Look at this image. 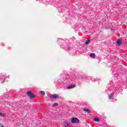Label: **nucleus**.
Listing matches in <instances>:
<instances>
[{
  "label": "nucleus",
  "instance_id": "11",
  "mask_svg": "<svg viewBox=\"0 0 127 127\" xmlns=\"http://www.w3.org/2000/svg\"><path fill=\"white\" fill-rule=\"evenodd\" d=\"M94 121H95V122H99V118H95L94 119Z\"/></svg>",
  "mask_w": 127,
  "mask_h": 127
},
{
  "label": "nucleus",
  "instance_id": "6",
  "mask_svg": "<svg viewBox=\"0 0 127 127\" xmlns=\"http://www.w3.org/2000/svg\"><path fill=\"white\" fill-rule=\"evenodd\" d=\"M83 111L88 114H90L91 113V111L88 109L84 108Z\"/></svg>",
  "mask_w": 127,
  "mask_h": 127
},
{
  "label": "nucleus",
  "instance_id": "16",
  "mask_svg": "<svg viewBox=\"0 0 127 127\" xmlns=\"http://www.w3.org/2000/svg\"><path fill=\"white\" fill-rule=\"evenodd\" d=\"M64 127H67L66 126Z\"/></svg>",
  "mask_w": 127,
  "mask_h": 127
},
{
  "label": "nucleus",
  "instance_id": "3",
  "mask_svg": "<svg viewBox=\"0 0 127 127\" xmlns=\"http://www.w3.org/2000/svg\"><path fill=\"white\" fill-rule=\"evenodd\" d=\"M49 97H50V98H52L53 99H57L58 98H59V95L57 94H51L49 95Z\"/></svg>",
  "mask_w": 127,
  "mask_h": 127
},
{
  "label": "nucleus",
  "instance_id": "7",
  "mask_svg": "<svg viewBox=\"0 0 127 127\" xmlns=\"http://www.w3.org/2000/svg\"><path fill=\"white\" fill-rule=\"evenodd\" d=\"M75 84H72L67 87V89H72V88H74Z\"/></svg>",
  "mask_w": 127,
  "mask_h": 127
},
{
  "label": "nucleus",
  "instance_id": "5",
  "mask_svg": "<svg viewBox=\"0 0 127 127\" xmlns=\"http://www.w3.org/2000/svg\"><path fill=\"white\" fill-rule=\"evenodd\" d=\"M90 57L91 58H93V59H95L96 58V55L94 53H91L89 55Z\"/></svg>",
  "mask_w": 127,
  "mask_h": 127
},
{
  "label": "nucleus",
  "instance_id": "12",
  "mask_svg": "<svg viewBox=\"0 0 127 127\" xmlns=\"http://www.w3.org/2000/svg\"><path fill=\"white\" fill-rule=\"evenodd\" d=\"M58 105V103H54V104L52 105V107H56V106H57Z\"/></svg>",
  "mask_w": 127,
  "mask_h": 127
},
{
  "label": "nucleus",
  "instance_id": "14",
  "mask_svg": "<svg viewBox=\"0 0 127 127\" xmlns=\"http://www.w3.org/2000/svg\"><path fill=\"white\" fill-rule=\"evenodd\" d=\"M113 98V94H110L109 95V99H112Z\"/></svg>",
  "mask_w": 127,
  "mask_h": 127
},
{
  "label": "nucleus",
  "instance_id": "2",
  "mask_svg": "<svg viewBox=\"0 0 127 127\" xmlns=\"http://www.w3.org/2000/svg\"><path fill=\"white\" fill-rule=\"evenodd\" d=\"M27 95H28V96L29 97V98H30V99H33V98H35V95L32 94V93H31L30 91L27 92Z\"/></svg>",
  "mask_w": 127,
  "mask_h": 127
},
{
  "label": "nucleus",
  "instance_id": "9",
  "mask_svg": "<svg viewBox=\"0 0 127 127\" xmlns=\"http://www.w3.org/2000/svg\"><path fill=\"white\" fill-rule=\"evenodd\" d=\"M68 125H70V122L68 121L64 122V126H68Z\"/></svg>",
  "mask_w": 127,
  "mask_h": 127
},
{
  "label": "nucleus",
  "instance_id": "13",
  "mask_svg": "<svg viewBox=\"0 0 127 127\" xmlns=\"http://www.w3.org/2000/svg\"><path fill=\"white\" fill-rule=\"evenodd\" d=\"M40 93L42 96H44V95H45V93H44V92H43V91H41Z\"/></svg>",
  "mask_w": 127,
  "mask_h": 127
},
{
  "label": "nucleus",
  "instance_id": "1",
  "mask_svg": "<svg viewBox=\"0 0 127 127\" xmlns=\"http://www.w3.org/2000/svg\"><path fill=\"white\" fill-rule=\"evenodd\" d=\"M80 123V121H79V119L76 118H73L71 120V123L72 124H79Z\"/></svg>",
  "mask_w": 127,
  "mask_h": 127
},
{
  "label": "nucleus",
  "instance_id": "10",
  "mask_svg": "<svg viewBox=\"0 0 127 127\" xmlns=\"http://www.w3.org/2000/svg\"><path fill=\"white\" fill-rule=\"evenodd\" d=\"M90 41H90L89 39H88V40H87V41L85 42V44H86V45H88V44H89V43H90Z\"/></svg>",
  "mask_w": 127,
  "mask_h": 127
},
{
  "label": "nucleus",
  "instance_id": "8",
  "mask_svg": "<svg viewBox=\"0 0 127 127\" xmlns=\"http://www.w3.org/2000/svg\"><path fill=\"white\" fill-rule=\"evenodd\" d=\"M0 117H2V118H3L4 117H6V115L0 113Z\"/></svg>",
  "mask_w": 127,
  "mask_h": 127
},
{
  "label": "nucleus",
  "instance_id": "4",
  "mask_svg": "<svg viewBox=\"0 0 127 127\" xmlns=\"http://www.w3.org/2000/svg\"><path fill=\"white\" fill-rule=\"evenodd\" d=\"M122 40L121 39L118 40L117 41V44L118 46H121V45H122Z\"/></svg>",
  "mask_w": 127,
  "mask_h": 127
},
{
  "label": "nucleus",
  "instance_id": "15",
  "mask_svg": "<svg viewBox=\"0 0 127 127\" xmlns=\"http://www.w3.org/2000/svg\"><path fill=\"white\" fill-rule=\"evenodd\" d=\"M0 127H3V125L1 124L0 126Z\"/></svg>",
  "mask_w": 127,
  "mask_h": 127
}]
</instances>
